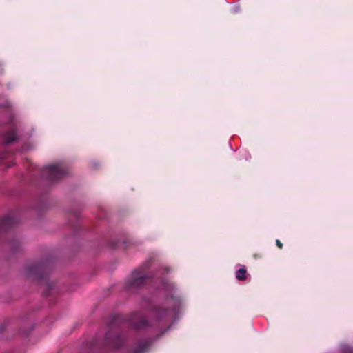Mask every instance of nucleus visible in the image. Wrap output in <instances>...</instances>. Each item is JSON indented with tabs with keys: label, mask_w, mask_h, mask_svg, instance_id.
Instances as JSON below:
<instances>
[{
	"label": "nucleus",
	"mask_w": 353,
	"mask_h": 353,
	"mask_svg": "<svg viewBox=\"0 0 353 353\" xmlns=\"http://www.w3.org/2000/svg\"><path fill=\"white\" fill-rule=\"evenodd\" d=\"M125 323L135 330H141L148 326L145 315L141 312H134L128 318L121 314L113 316L105 336V342L108 347L115 349L123 345L124 338L122 330Z\"/></svg>",
	"instance_id": "1"
},
{
	"label": "nucleus",
	"mask_w": 353,
	"mask_h": 353,
	"mask_svg": "<svg viewBox=\"0 0 353 353\" xmlns=\"http://www.w3.org/2000/svg\"><path fill=\"white\" fill-rule=\"evenodd\" d=\"M50 269L51 263L49 261L30 263L25 268V275L28 279L45 287L43 293L46 296H50L54 288V283L49 280Z\"/></svg>",
	"instance_id": "2"
},
{
	"label": "nucleus",
	"mask_w": 353,
	"mask_h": 353,
	"mask_svg": "<svg viewBox=\"0 0 353 353\" xmlns=\"http://www.w3.org/2000/svg\"><path fill=\"white\" fill-rule=\"evenodd\" d=\"M168 302L169 303H172L171 309L154 307L153 310V313L157 318L159 325H166L167 328L165 330H168L170 328L168 324L172 316L176 314L181 304L180 299L173 296L169 299Z\"/></svg>",
	"instance_id": "3"
},
{
	"label": "nucleus",
	"mask_w": 353,
	"mask_h": 353,
	"mask_svg": "<svg viewBox=\"0 0 353 353\" xmlns=\"http://www.w3.org/2000/svg\"><path fill=\"white\" fill-rule=\"evenodd\" d=\"M145 269L144 267L139 270H135L126 279L124 283V289L126 291L132 293L135 292L150 281V279L145 275Z\"/></svg>",
	"instance_id": "4"
},
{
	"label": "nucleus",
	"mask_w": 353,
	"mask_h": 353,
	"mask_svg": "<svg viewBox=\"0 0 353 353\" xmlns=\"http://www.w3.org/2000/svg\"><path fill=\"white\" fill-rule=\"evenodd\" d=\"M42 175L50 181H56L70 174L68 165L64 163H57L43 168Z\"/></svg>",
	"instance_id": "5"
},
{
	"label": "nucleus",
	"mask_w": 353,
	"mask_h": 353,
	"mask_svg": "<svg viewBox=\"0 0 353 353\" xmlns=\"http://www.w3.org/2000/svg\"><path fill=\"white\" fill-rule=\"evenodd\" d=\"M19 219L17 217L11 216L10 215L6 216L0 219V233L6 232L12 226L14 225L19 222Z\"/></svg>",
	"instance_id": "6"
},
{
	"label": "nucleus",
	"mask_w": 353,
	"mask_h": 353,
	"mask_svg": "<svg viewBox=\"0 0 353 353\" xmlns=\"http://www.w3.org/2000/svg\"><path fill=\"white\" fill-rule=\"evenodd\" d=\"M247 270L245 267H243L236 272V278L239 281H245L247 279Z\"/></svg>",
	"instance_id": "7"
},
{
	"label": "nucleus",
	"mask_w": 353,
	"mask_h": 353,
	"mask_svg": "<svg viewBox=\"0 0 353 353\" xmlns=\"http://www.w3.org/2000/svg\"><path fill=\"white\" fill-rule=\"evenodd\" d=\"M5 142L8 144L12 143L16 140L15 132L11 131L8 132L4 137Z\"/></svg>",
	"instance_id": "8"
},
{
	"label": "nucleus",
	"mask_w": 353,
	"mask_h": 353,
	"mask_svg": "<svg viewBox=\"0 0 353 353\" xmlns=\"http://www.w3.org/2000/svg\"><path fill=\"white\" fill-rule=\"evenodd\" d=\"M148 348L147 343H140L137 348L131 351L130 353H143Z\"/></svg>",
	"instance_id": "9"
},
{
	"label": "nucleus",
	"mask_w": 353,
	"mask_h": 353,
	"mask_svg": "<svg viewBox=\"0 0 353 353\" xmlns=\"http://www.w3.org/2000/svg\"><path fill=\"white\" fill-rule=\"evenodd\" d=\"M20 242L18 239H14L11 243H10V246L12 248V249L13 250H18L19 245H20Z\"/></svg>",
	"instance_id": "10"
},
{
	"label": "nucleus",
	"mask_w": 353,
	"mask_h": 353,
	"mask_svg": "<svg viewBox=\"0 0 353 353\" xmlns=\"http://www.w3.org/2000/svg\"><path fill=\"white\" fill-rule=\"evenodd\" d=\"M101 166V163H97V162H93L92 164V168L94 170H97L98 168H99Z\"/></svg>",
	"instance_id": "11"
},
{
	"label": "nucleus",
	"mask_w": 353,
	"mask_h": 353,
	"mask_svg": "<svg viewBox=\"0 0 353 353\" xmlns=\"http://www.w3.org/2000/svg\"><path fill=\"white\" fill-rule=\"evenodd\" d=\"M276 245L279 249L283 248V243L279 239L276 240Z\"/></svg>",
	"instance_id": "12"
},
{
	"label": "nucleus",
	"mask_w": 353,
	"mask_h": 353,
	"mask_svg": "<svg viewBox=\"0 0 353 353\" xmlns=\"http://www.w3.org/2000/svg\"><path fill=\"white\" fill-rule=\"evenodd\" d=\"M162 285H163V288H165V282H163Z\"/></svg>",
	"instance_id": "13"
},
{
	"label": "nucleus",
	"mask_w": 353,
	"mask_h": 353,
	"mask_svg": "<svg viewBox=\"0 0 353 353\" xmlns=\"http://www.w3.org/2000/svg\"><path fill=\"white\" fill-rule=\"evenodd\" d=\"M3 327H0V332H3Z\"/></svg>",
	"instance_id": "14"
}]
</instances>
